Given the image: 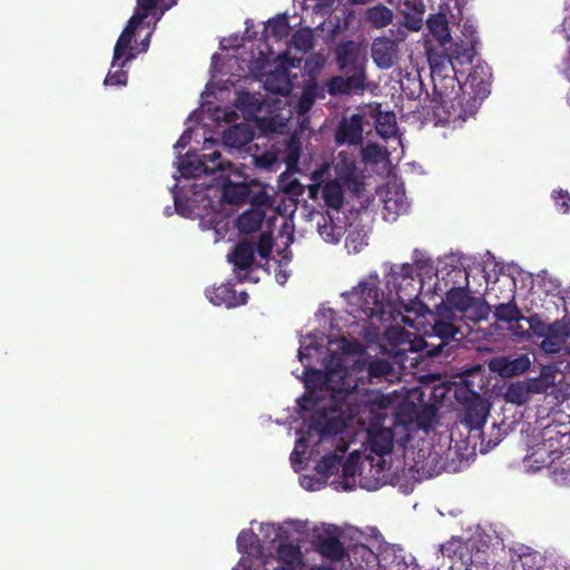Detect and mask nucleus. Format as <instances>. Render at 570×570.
<instances>
[{
    "label": "nucleus",
    "instance_id": "obj_7",
    "mask_svg": "<svg viewBox=\"0 0 570 570\" xmlns=\"http://www.w3.org/2000/svg\"><path fill=\"white\" fill-rule=\"evenodd\" d=\"M298 406L303 412H313L307 421V433H316L320 439L340 432L338 421L327 416V410L318 406V400L314 392H306L299 400Z\"/></svg>",
    "mask_w": 570,
    "mask_h": 570
},
{
    "label": "nucleus",
    "instance_id": "obj_2",
    "mask_svg": "<svg viewBox=\"0 0 570 570\" xmlns=\"http://www.w3.org/2000/svg\"><path fill=\"white\" fill-rule=\"evenodd\" d=\"M433 94L422 106L423 121L434 126L463 122L478 111V100L466 98L456 76L443 75V67L433 66Z\"/></svg>",
    "mask_w": 570,
    "mask_h": 570
},
{
    "label": "nucleus",
    "instance_id": "obj_63",
    "mask_svg": "<svg viewBox=\"0 0 570 570\" xmlns=\"http://www.w3.org/2000/svg\"><path fill=\"white\" fill-rule=\"evenodd\" d=\"M318 185H312L309 186L308 188V195L311 198L315 199L317 197V194H318Z\"/></svg>",
    "mask_w": 570,
    "mask_h": 570
},
{
    "label": "nucleus",
    "instance_id": "obj_11",
    "mask_svg": "<svg viewBox=\"0 0 570 570\" xmlns=\"http://www.w3.org/2000/svg\"><path fill=\"white\" fill-rule=\"evenodd\" d=\"M335 61L338 70L343 73L360 69L366 70V60L354 41H345L336 47Z\"/></svg>",
    "mask_w": 570,
    "mask_h": 570
},
{
    "label": "nucleus",
    "instance_id": "obj_32",
    "mask_svg": "<svg viewBox=\"0 0 570 570\" xmlns=\"http://www.w3.org/2000/svg\"><path fill=\"white\" fill-rule=\"evenodd\" d=\"M393 12L383 4L375 6L367 10V20L376 28H383L392 22Z\"/></svg>",
    "mask_w": 570,
    "mask_h": 570
},
{
    "label": "nucleus",
    "instance_id": "obj_30",
    "mask_svg": "<svg viewBox=\"0 0 570 570\" xmlns=\"http://www.w3.org/2000/svg\"><path fill=\"white\" fill-rule=\"evenodd\" d=\"M342 465V456L331 453L323 456L315 465V471L317 474L327 479L334 474H336Z\"/></svg>",
    "mask_w": 570,
    "mask_h": 570
},
{
    "label": "nucleus",
    "instance_id": "obj_49",
    "mask_svg": "<svg viewBox=\"0 0 570 570\" xmlns=\"http://www.w3.org/2000/svg\"><path fill=\"white\" fill-rule=\"evenodd\" d=\"M351 193L360 195L364 190V183L357 177V174L341 181Z\"/></svg>",
    "mask_w": 570,
    "mask_h": 570
},
{
    "label": "nucleus",
    "instance_id": "obj_37",
    "mask_svg": "<svg viewBox=\"0 0 570 570\" xmlns=\"http://www.w3.org/2000/svg\"><path fill=\"white\" fill-rule=\"evenodd\" d=\"M393 367L391 363L386 360L376 358L371 361L367 366V377L368 381L372 382L373 379H382L392 374Z\"/></svg>",
    "mask_w": 570,
    "mask_h": 570
},
{
    "label": "nucleus",
    "instance_id": "obj_59",
    "mask_svg": "<svg viewBox=\"0 0 570 570\" xmlns=\"http://www.w3.org/2000/svg\"><path fill=\"white\" fill-rule=\"evenodd\" d=\"M307 444H306V441L304 439H299L297 442H296V446H295V450L292 452L291 454V460L292 462L295 461V456L298 455V449L302 448L303 451L306 449Z\"/></svg>",
    "mask_w": 570,
    "mask_h": 570
},
{
    "label": "nucleus",
    "instance_id": "obj_51",
    "mask_svg": "<svg viewBox=\"0 0 570 570\" xmlns=\"http://www.w3.org/2000/svg\"><path fill=\"white\" fill-rule=\"evenodd\" d=\"M524 321H513L512 324L509 325V330L512 332V334L520 338H530L532 336L531 333H529L528 325L524 326Z\"/></svg>",
    "mask_w": 570,
    "mask_h": 570
},
{
    "label": "nucleus",
    "instance_id": "obj_34",
    "mask_svg": "<svg viewBox=\"0 0 570 570\" xmlns=\"http://www.w3.org/2000/svg\"><path fill=\"white\" fill-rule=\"evenodd\" d=\"M334 170L336 174V178L334 180H338L341 183L356 174L355 160L346 155L340 154L338 160L334 166Z\"/></svg>",
    "mask_w": 570,
    "mask_h": 570
},
{
    "label": "nucleus",
    "instance_id": "obj_58",
    "mask_svg": "<svg viewBox=\"0 0 570 570\" xmlns=\"http://www.w3.org/2000/svg\"><path fill=\"white\" fill-rule=\"evenodd\" d=\"M472 32H474V36H476V30L474 29V27L465 22L462 27V33L465 37V41H469V38L471 37Z\"/></svg>",
    "mask_w": 570,
    "mask_h": 570
},
{
    "label": "nucleus",
    "instance_id": "obj_41",
    "mask_svg": "<svg viewBox=\"0 0 570 570\" xmlns=\"http://www.w3.org/2000/svg\"><path fill=\"white\" fill-rule=\"evenodd\" d=\"M274 246V238L269 233H262L258 237L257 244H255V252L262 258H268Z\"/></svg>",
    "mask_w": 570,
    "mask_h": 570
},
{
    "label": "nucleus",
    "instance_id": "obj_52",
    "mask_svg": "<svg viewBox=\"0 0 570 570\" xmlns=\"http://www.w3.org/2000/svg\"><path fill=\"white\" fill-rule=\"evenodd\" d=\"M404 26L411 31H419L423 27L422 12L420 14H406L404 17Z\"/></svg>",
    "mask_w": 570,
    "mask_h": 570
},
{
    "label": "nucleus",
    "instance_id": "obj_45",
    "mask_svg": "<svg viewBox=\"0 0 570 570\" xmlns=\"http://www.w3.org/2000/svg\"><path fill=\"white\" fill-rule=\"evenodd\" d=\"M305 377V386L307 390H311L312 387L317 386L318 384L324 383V374L320 370H314L311 367H306L304 371Z\"/></svg>",
    "mask_w": 570,
    "mask_h": 570
},
{
    "label": "nucleus",
    "instance_id": "obj_56",
    "mask_svg": "<svg viewBox=\"0 0 570 570\" xmlns=\"http://www.w3.org/2000/svg\"><path fill=\"white\" fill-rule=\"evenodd\" d=\"M254 101H256V98L254 96H252L248 92H245L243 94L242 96H239L237 98V104L236 106L238 108H242V107H247V106H253L254 105Z\"/></svg>",
    "mask_w": 570,
    "mask_h": 570
},
{
    "label": "nucleus",
    "instance_id": "obj_31",
    "mask_svg": "<svg viewBox=\"0 0 570 570\" xmlns=\"http://www.w3.org/2000/svg\"><path fill=\"white\" fill-rule=\"evenodd\" d=\"M532 394L528 382L512 383L507 389V400L511 403L522 405L527 403Z\"/></svg>",
    "mask_w": 570,
    "mask_h": 570
},
{
    "label": "nucleus",
    "instance_id": "obj_6",
    "mask_svg": "<svg viewBox=\"0 0 570 570\" xmlns=\"http://www.w3.org/2000/svg\"><path fill=\"white\" fill-rule=\"evenodd\" d=\"M480 43L479 37L472 32L469 41L459 40L450 42V47L444 50V55L439 58L429 57L431 65V73H433V66L443 67V75H449L453 71L456 75V66H465L472 63L473 57L476 55V46Z\"/></svg>",
    "mask_w": 570,
    "mask_h": 570
},
{
    "label": "nucleus",
    "instance_id": "obj_47",
    "mask_svg": "<svg viewBox=\"0 0 570 570\" xmlns=\"http://www.w3.org/2000/svg\"><path fill=\"white\" fill-rule=\"evenodd\" d=\"M525 324L528 325L529 333L537 334L538 336H543V334L547 332L546 324L540 320V317L534 314L529 317L524 316Z\"/></svg>",
    "mask_w": 570,
    "mask_h": 570
},
{
    "label": "nucleus",
    "instance_id": "obj_3",
    "mask_svg": "<svg viewBox=\"0 0 570 570\" xmlns=\"http://www.w3.org/2000/svg\"><path fill=\"white\" fill-rule=\"evenodd\" d=\"M436 318L430 333L421 338L416 348L429 357H449L455 347L459 346L463 333L452 320L454 311L445 304L436 306Z\"/></svg>",
    "mask_w": 570,
    "mask_h": 570
},
{
    "label": "nucleus",
    "instance_id": "obj_12",
    "mask_svg": "<svg viewBox=\"0 0 570 570\" xmlns=\"http://www.w3.org/2000/svg\"><path fill=\"white\" fill-rule=\"evenodd\" d=\"M227 258L234 266L237 279L240 283L245 282L247 275H243L242 272L247 273L254 265L255 243L248 240L238 242L227 255Z\"/></svg>",
    "mask_w": 570,
    "mask_h": 570
},
{
    "label": "nucleus",
    "instance_id": "obj_42",
    "mask_svg": "<svg viewBox=\"0 0 570 570\" xmlns=\"http://www.w3.org/2000/svg\"><path fill=\"white\" fill-rule=\"evenodd\" d=\"M121 60L117 63V70L109 71L105 78V85L107 86H125L128 80V72L124 70L125 67H119Z\"/></svg>",
    "mask_w": 570,
    "mask_h": 570
},
{
    "label": "nucleus",
    "instance_id": "obj_62",
    "mask_svg": "<svg viewBox=\"0 0 570 570\" xmlns=\"http://www.w3.org/2000/svg\"><path fill=\"white\" fill-rule=\"evenodd\" d=\"M174 199H175V207H176L177 213L185 216L186 213H185V206L183 205V202L177 196H175Z\"/></svg>",
    "mask_w": 570,
    "mask_h": 570
},
{
    "label": "nucleus",
    "instance_id": "obj_19",
    "mask_svg": "<svg viewBox=\"0 0 570 570\" xmlns=\"http://www.w3.org/2000/svg\"><path fill=\"white\" fill-rule=\"evenodd\" d=\"M315 546L316 551L331 561H342L346 556L344 544L334 535H318Z\"/></svg>",
    "mask_w": 570,
    "mask_h": 570
},
{
    "label": "nucleus",
    "instance_id": "obj_54",
    "mask_svg": "<svg viewBox=\"0 0 570 570\" xmlns=\"http://www.w3.org/2000/svg\"><path fill=\"white\" fill-rule=\"evenodd\" d=\"M385 208L386 209H394L395 213L399 215L401 213H404L406 212L407 209V204L403 200V196H401L400 200L397 198H392V197H389L386 200H385Z\"/></svg>",
    "mask_w": 570,
    "mask_h": 570
},
{
    "label": "nucleus",
    "instance_id": "obj_27",
    "mask_svg": "<svg viewBox=\"0 0 570 570\" xmlns=\"http://www.w3.org/2000/svg\"><path fill=\"white\" fill-rule=\"evenodd\" d=\"M322 196L327 207L340 209L344 200L342 184L333 179L326 181L322 188Z\"/></svg>",
    "mask_w": 570,
    "mask_h": 570
},
{
    "label": "nucleus",
    "instance_id": "obj_24",
    "mask_svg": "<svg viewBox=\"0 0 570 570\" xmlns=\"http://www.w3.org/2000/svg\"><path fill=\"white\" fill-rule=\"evenodd\" d=\"M278 561L286 566L298 567L303 563L299 546L292 542H281L276 549Z\"/></svg>",
    "mask_w": 570,
    "mask_h": 570
},
{
    "label": "nucleus",
    "instance_id": "obj_22",
    "mask_svg": "<svg viewBox=\"0 0 570 570\" xmlns=\"http://www.w3.org/2000/svg\"><path fill=\"white\" fill-rule=\"evenodd\" d=\"M558 372L551 365L543 366L539 376L528 380V384L532 394L548 393L549 389L556 385V376Z\"/></svg>",
    "mask_w": 570,
    "mask_h": 570
},
{
    "label": "nucleus",
    "instance_id": "obj_61",
    "mask_svg": "<svg viewBox=\"0 0 570 570\" xmlns=\"http://www.w3.org/2000/svg\"><path fill=\"white\" fill-rule=\"evenodd\" d=\"M150 37H151V31L148 32L147 36L141 40L139 52H146L148 50L149 43H150Z\"/></svg>",
    "mask_w": 570,
    "mask_h": 570
},
{
    "label": "nucleus",
    "instance_id": "obj_48",
    "mask_svg": "<svg viewBox=\"0 0 570 570\" xmlns=\"http://www.w3.org/2000/svg\"><path fill=\"white\" fill-rule=\"evenodd\" d=\"M563 344L564 343L559 342V340L553 338L549 333L546 332L541 342V348L547 353H557L560 351Z\"/></svg>",
    "mask_w": 570,
    "mask_h": 570
},
{
    "label": "nucleus",
    "instance_id": "obj_26",
    "mask_svg": "<svg viewBox=\"0 0 570 570\" xmlns=\"http://www.w3.org/2000/svg\"><path fill=\"white\" fill-rule=\"evenodd\" d=\"M446 305L452 311L466 312L473 305V297L462 287L451 288L446 294Z\"/></svg>",
    "mask_w": 570,
    "mask_h": 570
},
{
    "label": "nucleus",
    "instance_id": "obj_44",
    "mask_svg": "<svg viewBox=\"0 0 570 570\" xmlns=\"http://www.w3.org/2000/svg\"><path fill=\"white\" fill-rule=\"evenodd\" d=\"M552 199L554 202L556 207H558L563 214L569 213V210H570V194L568 190H564V189L553 190Z\"/></svg>",
    "mask_w": 570,
    "mask_h": 570
},
{
    "label": "nucleus",
    "instance_id": "obj_15",
    "mask_svg": "<svg viewBox=\"0 0 570 570\" xmlns=\"http://www.w3.org/2000/svg\"><path fill=\"white\" fill-rule=\"evenodd\" d=\"M230 174L218 175L214 180L215 185L222 187L223 199L232 205L244 203L249 196V186L246 183H234L230 179Z\"/></svg>",
    "mask_w": 570,
    "mask_h": 570
},
{
    "label": "nucleus",
    "instance_id": "obj_35",
    "mask_svg": "<svg viewBox=\"0 0 570 570\" xmlns=\"http://www.w3.org/2000/svg\"><path fill=\"white\" fill-rule=\"evenodd\" d=\"M547 333L553 338L566 343L570 338V318L568 316L557 320L547 326Z\"/></svg>",
    "mask_w": 570,
    "mask_h": 570
},
{
    "label": "nucleus",
    "instance_id": "obj_4",
    "mask_svg": "<svg viewBox=\"0 0 570 570\" xmlns=\"http://www.w3.org/2000/svg\"><path fill=\"white\" fill-rule=\"evenodd\" d=\"M159 0H137V7L135 13L130 17L127 22V26L120 33L115 48L112 56L111 67L115 68L118 61H120L119 67H126L128 62L134 60L137 57V51L132 46V40L135 38L136 29L144 22V20L149 16V13L157 7Z\"/></svg>",
    "mask_w": 570,
    "mask_h": 570
},
{
    "label": "nucleus",
    "instance_id": "obj_16",
    "mask_svg": "<svg viewBox=\"0 0 570 570\" xmlns=\"http://www.w3.org/2000/svg\"><path fill=\"white\" fill-rule=\"evenodd\" d=\"M371 50L375 65L381 69H389L397 58L399 47L394 40L383 37L373 41Z\"/></svg>",
    "mask_w": 570,
    "mask_h": 570
},
{
    "label": "nucleus",
    "instance_id": "obj_13",
    "mask_svg": "<svg viewBox=\"0 0 570 570\" xmlns=\"http://www.w3.org/2000/svg\"><path fill=\"white\" fill-rule=\"evenodd\" d=\"M206 296L214 305L227 308L245 305L248 301V294L245 291L237 293L230 283L207 288Z\"/></svg>",
    "mask_w": 570,
    "mask_h": 570
},
{
    "label": "nucleus",
    "instance_id": "obj_46",
    "mask_svg": "<svg viewBox=\"0 0 570 570\" xmlns=\"http://www.w3.org/2000/svg\"><path fill=\"white\" fill-rule=\"evenodd\" d=\"M294 46L303 51H308L313 48V37L309 32H296L293 36Z\"/></svg>",
    "mask_w": 570,
    "mask_h": 570
},
{
    "label": "nucleus",
    "instance_id": "obj_64",
    "mask_svg": "<svg viewBox=\"0 0 570 570\" xmlns=\"http://www.w3.org/2000/svg\"><path fill=\"white\" fill-rule=\"evenodd\" d=\"M274 570H295V567L286 566L283 563L282 566L276 567Z\"/></svg>",
    "mask_w": 570,
    "mask_h": 570
},
{
    "label": "nucleus",
    "instance_id": "obj_29",
    "mask_svg": "<svg viewBox=\"0 0 570 570\" xmlns=\"http://www.w3.org/2000/svg\"><path fill=\"white\" fill-rule=\"evenodd\" d=\"M265 88L272 94L286 96L291 91V81L283 71L272 72L266 76Z\"/></svg>",
    "mask_w": 570,
    "mask_h": 570
},
{
    "label": "nucleus",
    "instance_id": "obj_28",
    "mask_svg": "<svg viewBox=\"0 0 570 570\" xmlns=\"http://www.w3.org/2000/svg\"><path fill=\"white\" fill-rule=\"evenodd\" d=\"M493 315L497 321L508 323L509 325L512 324L513 321L519 322L524 320V315H522L513 299L508 303H500L495 305Z\"/></svg>",
    "mask_w": 570,
    "mask_h": 570
},
{
    "label": "nucleus",
    "instance_id": "obj_23",
    "mask_svg": "<svg viewBox=\"0 0 570 570\" xmlns=\"http://www.w3.org/2000/svg\"><path fill=\"white\" fill-rule=\"evenodd\" d=\"M208 169L209 175H225L227 173H235V166L232 161L222 160V154L217 150L210 154H204L199 156Z\"/></svg>",
    "mask_w": 570,
    "mask_h": 570
},
{
    "label": "nucleus",
    "instance_id": "obj_50",
    "mask_svg": "<svg viewBox=\"0 0 570 570\" xmlns=\"http://www.w3.org/2000/svg\"><path fill=\"white\" fill-rule=\"evenodd\" d=\"M382 157V148L377 144H370L363 149V158L368 161L377 163Z\"/></svg>",
    "mask_w": 570,
    "mask_h": 570
},
{
    "label": "nucleus",
    "instance_id": "obj_25",
    "mask_svg": "<svg viewBox=\"0 0 570 570\" xmlns=\"http://www.w3.org/2000/svg\"><path fill=\"white\" fill-rule=\"evenodd\" d=\"M318 97H324V95L323 89L320 88L316 82L308 83L307 86H305L296 104V112L301 116L307 114L312 109L316 98Z\"/></svg>",
    "mask_w": 570,
    "mask_h": 570
},
{
    "label": "nucleus",
    "instance_id": "obj_33",
    "mask_svg": "<svg viewBox=\"0 0 570 570\" xmlns=\"http://www.w3.org/2000/svg\"><path fill=\"white\" fill-rule=\"evenodd\" d=\"M345 86L347 96L355 94L362 95L365 90L366 70H356L345 73Z\"/></svg>",
    "mask_w": 570,
    "mask_h": 570
},
{
    "label": "nucleus",
    "instance_id": "obj_10",
    "mask_svg": "<svg viewBox=\"0 0 570 570\" xmlns=\"http://www.w3.org/2000/svg\"><path fill=\"white\" fill-rule=\"evenodd\" d=\"M488 365L491 372L509 379L525 373L531 366V360L527 354L500 355L492 357Z\"/></svg>",
    "mask_w": 570,
    "mask_h": 570
},
{
    "label": "nucleus",
    "instance_id": "obj_53",
    "mask_svg": "<svg viewBox=\"0 0 570 570\" xmlns=\"http://www.w3.org/2000/svg\"><path fill=\"white\" fill-rule=\"evenodd\" d=\"M505 434V431H503L501 426L493 424L491 436L487 443L488 450L495 448L502 441Z\"/></svg>",
    "mask_w": 570,
    "mask_h": 570
},
{
    "label": "nucleus",
    "instance_id": "obj_21",
    "mask_svg": "<svg viewBox=\"0 0 570 570\" xmlns=\"http://www.w3.org/2000/svg\"><path fill=\"white\" fill-rule=\"evenodd\" d=\"M265 219V212L262 208H250L237 218L236 225L242 234H252L261 229Z\"/></svg>",
    "mask_w": 570,
    "mask_h": 570
},
{
    "label": "nucleus",
    "instance_id": "obj_9",
    "mask_svg": "<svg viewBox=\"0 0 570 570\" xmlns=\"http://www.w3.org/2000/svg\"><path fill=\"white\" fill-rule=\"evenodd\" d=\"M491 78L492 72L490 66L481 62L473 66L468 75L465 86H469L471 91L466 92V98L478 100V108L491 92Z\"/></svg>",
    "mask_w": 570,
    "mask_h": 570
},
{
    "label": "nucleus",
    "instance_id": "obj_40",
    "mask_svg": "<svg viewBox=\"0 0 570 570\" xmlns=\"http://www.w3.org/2000/svg\"><path fill=\"white\" fill-rule=\"evenodd\" d=\"M257 541V534H255L252 530L240 531L237 537L238 551L242 553H252Z\"/></svg>",
    "mask_w": 570,
    "mask_h": 570
},
{
    "label": "nucleus",
    "instance_id": "obj_39",
    "mask_svg": "<svg viewBox=\"0 0 570 570\" xmlns=\"http://www.w3.org/2000/svg\"><path fill=\"white\" fill-rule=\"evenodd\" d=\"M272 36L279 40L288 33V20L285 14H278L267 22Z\"/></svg>",
    "mask_w": 570,
    "mask_h": 570
},
{
    "label": "nucleus",
    "instance_id": "obj_60",
    "mask_svg": "<svg viewBox=\"0 0 570 570\" xmlns=\"http://www.w3.org/2000/svg\"><path fill=\"white\" fill-rule=\"evenodd\" d=\"M416 266L420 271H425L424 274H428V273L432 272V269H433V266L430 262L426 263L423 261H417Z\"/></svg>",
    "mask_w": 570,
    "mask_h": 570
},
{
    "label": "nucleus",
    "instance_id": "obj_8",
    "mask_svg": "<svg viewBox=\"0 0 570 570\" xmlns=\"http://www.w3.org/2000/svg\"><path fill=\"white\" fill-rule=\"evenodd\" d=\"M385 415H375L366 429V448L379 456L392 452L395 433L392 426L384 425Z\"/></svg>",
    "mask_w": 570,
    "mask_h": 570
},
{
    "label": "nucleus",
    "instance_id": "obj_55",
    "mask_svg": "<svg viewBox=\"0 0 570 570\" xmlns=\"http://www.w3.org/2000/svg\"><path fill=\"white\" fill-rule=\"evenodd\" d=\"M341 468H342V475L344 478H352L355 475L356 465L351 459L346 460L344 463L342 462Z\"/></svg>",
    "mask_w": 570,
    "mask_h": 570
},
{
    "label": "nucleus",
    "instance_id": "obj_17",
    "mask_svg": "<svg viewBox=\"0 0 570 570\" xmlns=\"http://www.w3.org/2000/svg\"><path fill=\"white\" fill-rule=\"evenodd\" d=\"M255 137L254 129L246 122L232 126L223 134V142L229 148L240 149Z\"/></svg>",
    "mask_w": 570,
    "mask_h": 570
},
{
    "label": "nucleus",
    "instance_id": "obj_36",
    "mask_svg": "<svg viewBox=\"0 0 570 570\" xmlns=\"http://www.w3.org/2000/svg\"><path fill=\"white\" fill-rule=\"evenodd\" d=\"M179 170L181 175L187 178H196L203 174L209 175L208 169H206L205 164L200 157L183 161L179 166Z\"/></svg>",
    "mask_w": 570,
    "mask_h": 570
},
{
    "label": "nucleus",
    "instance_id": "obj_20",
    "mask_svg": "<svg viewBox=\"0 0 570 570\" xmlns=\"http://www.w3.org/2000/svg\"><path fill=\"white\" fill-rule=\"evenodd\" d=\"M426 26L439 45L446 50V45L452 40L446 16L444 13L431 14L426 20Z\"/></svg>",
    "mask_w": 570,
    "mask_h": 570
},
{
    "label": "nucleus",
    "instance_id": "obj_1",
    "mask_svg": "<svg viewBox=\"0 0 570 570\" xmlns=\"http://www.w3.org/2000/svg\"><path fill=\"white\" fill-rule=\"evenodd\" d=\"M379 285V275L371 274L345 294L351 306L350 313L355 318L380 323L394 321L395 314H400L395 303L406 312L413 311L423 281L415 279L414 266L406 263L401 266L393 265L386 275V286L390 294L394 293L395 302L386 298Z\"/></svg>",
    "mask_w": 570,
    "mask_h": 570
},
{
    "label": "nucleus",
    "instance_id": "obj_43",
    "mask_svg": "<svg viewBox=\"0 0 570 570\" xmlns=\"http://www.w3.org/2000/svg\"><path fill=\"white\" fill-rule=\"evenodd\" d=\"M344 76H333L327 80V91L331 96H347Z\"/></svg>",
    "mask_w": 570,
    "mask_h": 570
},
{
    "label": "nucleus",
    "instance_id": "obj_18",
    "mask_svg": "<svg viewBox=\"0 0 570 570\" xmlns=\"http://www.w3.org/2000/svg\"><path fill=\"white\" fill-rule=\"evenodd\" d=\"M371 117L375 120V129L383 138L394 136L396 131V118L393 111H383L381 104L370 105Z\"/></svg>",
    "mask_w": 570,
    "mask_h": 570
},
{
    "label": "nucleus",
    "instance_id": "obj_5",
    "mask_svg": "<svg viewBox=\"0 0 570 570\" xmlns=\"http://www.w3.org/2000/svg\"><path fill=\"white\" fill-rule=\"evenodd\" d=\"M455 400L462 405L460 421L469 430H480L488 417L489 403L472 389V384L464 382L455 387Z\"/></svg>",
    "mask_w": 570,
    "mask_h": 570
},
{
    "label": "nucleus",
    "instance_id": "obj_38",
    "mask_svg": "<svg viewBox=\"0 0 570 570\" xmlns=\"http://www.w3.org/2000/svg\"><path fill=\"white\" fill-rule=\"evenodd\" d=\"M322 219L324 220L323 224H321L320 222L317 223L320 235L322 236V238L325 242L332 243V244H337L342 236L341 228L335 226L333 224L332 219H330V222H327V219L323 216H322Z\"/></svg>",
    "mask_w": 570,
    "mask_h": 570
},
{
    "label": "nucleus",
    "instance_id": "obj_14",
    "mask_svg": "<svg viewBox=\"0 0 570 570\" xmlns=\"http://www.w3.org/2000/svg\"><path fill=\"white\" fill-rule=\"evenodd\" d=\"M363 140V116L354 114L343 118L335 131L337 145H357Z\"/></svg>",
    "mask_w": 570,
    "mask_h": 570
},
{
    "label": "nucleus",
    "instance_id": "obj_57",
    "mask_svg": "<svg viewBox=\"0 0 570 570\" xmlns=\"http://www.w3.org/2000/svg\"><path fill=\"white\" fill-rule=\"evenodd\" d=\"M275 161V157L271 154H264L261 157H256V165L269 168Z\"/></svg>",
    "mask_w": 570,
    "mask_h": 570
}]
</instances>
